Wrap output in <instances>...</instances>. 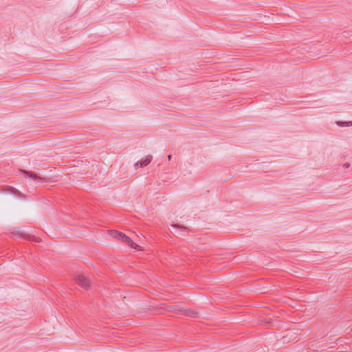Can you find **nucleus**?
<instances>
[{
  "mask_svg": "<svg viewBox=\"0 0 352 352\" xmlns=\"http://www.w3.org/2000/svg\"><path fill=\"white\" fill-rule=\"evenodd\" d=\"M112 236L114 238H116L118 239H120V240L122 241L123 242H124L126 245H128L131 248H133L134 249H137V248L138 247V245L136 243H135L131 239V238H129L125 234H124V233H122L121 232L113 231L112 232Z\"/></svg>",
  "mask_w": 352,
  "mask_h": 352,
  "instance_id": "1",
  "label": "nucleus"
},
{
  "mask_svg": "<svg viewBox=\"0 0 352 352\" xmlns=\"http://www.w3.org/2000/svg\"><path fill=\"white\" fill-rule=\"evenodd\" d=\"M171 158H172V155H168V160H171Z\"/></svg>",
  "mask_w": 352,
  "mask_h": 352,
  "instance_id": "10",
  "label": "nucleus"
},
{
  "mask_svg": "<svg viewBox=\"0 0 352 352\" xmlns=\"http://www.w3.org/2000/svg\"><path fill=\"white\" fill-rule=\"evenodd\" d=\"M171 227L176 229L179 232H188V228L182 225L179 224H172Z\"/></svg>",
  "mask_w": 352,
  "mask_h": 352,
  "instance_id": "5",
  "label": "nucleus"
},
{
  "mask_svg": "<svg viewBox=\"0 0 352 352\" xmlns=\"http://www.w3.org/2000/svg\"><path fill=\"white\" fill-rule=\"evenodd\" d=\"M20 235L27 240L39 242V240L35 236H31L30 234H21Z\"/></svg>",
  "mask_w": 352,
  "mask_h": 352,
  "instance_id": "6",
  "label": "nucleus"
},
{
  "mask_svg": "<svg viewBox=\"0 0 352 352\" xmlns=\"http://www.w3.org/2000/svg\"><path fill=\"white\" fill-rule=\"evenodd\" d=\"M153 160V156L151 155H148L146 156V157L144 160H140L137 162L134 166L135 168L137 167H144L149 164Z\"/></svg>",
  "mask_w": 352,
  "mask_h": 352,
  "instance_id": "4",
  "label": "nucleus"
},
{
  "mask_svg": "<svg viewBox=\"0 0 352 352\" xmlns=\"http://www.w3.org/2000/svg\"><path fill=\"white\" fill-rule=\"evenodd\" d=\"M20 171L22 172L25 175L31 177L34 181H36L38 182H47L48 180L45 177H42L39 175H38L36 173L32 171L26 170L24 169H20Z\"/></svg>",
  "mask_w": 352,
  "mask_h": 352,
  "instance_id": "3",
  "label": "nucleus"
},
{
  "mask_svg": "<svg viewBox=\"0 0 352 352\" xmlns=\"http://www.w3.org/2000/svg\"><path fill=\"white\" fill-rule=\"evenodd\" d=\"M74 280L77 285L85 289H91V282L89 279L83 274H77L74 277Z\"/></svg>",
  "mask_w": 352,
  "mask_h": 352,
  "instance_id": "2",
  "label": "nucleus"
},
{
  "mask_svg": "<svg viewBox=\"0 0 352 352\" xmlns=\"http://www.w3.org/2000/svg\"><path fill=\"white\" fill-rule=\"evenodd\" d=\"M350 166V164L349 163H345L344 165H343V168H347Z\"/></svg>",
  "mask_w": 352,
  "mask_h": 352,
  "instance_id": "9",
  "label": "nucleus"
},
{
  "mask_svg": "<svg viewBox=\"0 0 352 352\" xmlns=\"http://www.w3.org/2000/svg\"><path fill=\"white\" fill-rule=\"evenodd\" d=\"M184 312L186 315L189 316L190 317L196 318L197 317V312L190 311V310H184Z\"/></svg>",
  "mask_w": 352,
  "mask_h": 352,
  "instance_id": "7",
  "label": "nucleus"
},
{
  "mask_svg": "<svg viewBox=\"0 0 352 352\" xmlns=\"http://www.w3.org/2000/svg\"><path fill=\"white\" fill-rule=\"evenodd\" d=\"M336 124L340 126H352V122H342V121H338L336 122Z\"/></svg>",
  "mask_w": 352,
  "mask_h": 352,
  "instance_id": "8",
  "label": "nucleus"
}]
</instances>
